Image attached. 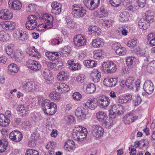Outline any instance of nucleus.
Wrapping results in <instances>:
<instances>
[{"label":"nucleus","instance_id":"nucleus-4","mask_svg":"<svg viewBox=\"0 0 155 155\" xmlns=\"http://www.w3.org/2000/svg\"><path fill=\"white\" fill-rule=\"evenodd\" d=\"M71 13L73 17L79 18L84 16L86 14V10L81 5L74 4L71 7Z\"/></svg>","mask_w":155,"mask_h":155},{"label":"nucleus","instance_id":"nucleus-53","mask_svg":"<svg viewBox=\"0 0 155 155\" xmlns=\"http://www.w3.org/2000/svg\"><path fill=\"white\" fill-rule=\"evenodd\" d=\"M115 52L117 54L121 56L125 55L126 54L127 51L125 48L120 47Z\"/></svg>","mask_w":155,"mask_h":155},{"label":"nucleus","instance_id":"nucleus-20","mask_svg":"<svg viewBox=\"0 0 155 155\" xmlns=\"http://www.w3.org/2000/svg\"><path fill=\"white\" fill-rule=\"evenodd\" d=\"M142 69L147 71L150 73L155 72V61H152L150 62L147 65L143 64L142 66Z\"/></svg>","mask_w":155,"mask_h":155},{"label":"nucleus","instance_id":"nucleus-23","mask_svg":"<svg viewBox=\"0 0 155 155\" xmlns=\"http://www.w3.org/2000/svg\"><path fill=\"white\" fill-rule=\"evenodd\" d=\"M17 111L19 112L21 116H25L29 112L28 107L26 105L19 104L17 108Z\"/></svg>","mask_w":155,"mask_h":155},{"label":"nucleus","instance_id":"nucleus-47","mask_svg":"<svg viewBox=\"0 0 155 155\" xmlns=\"http://www.w3.org/2000/svg\"><path fill=\"white\" fill-rule=\"evenodd\" d=\"M43 110L44 112L47 115H52L54 114L56 112L57 110V107H52V108H49L48 109H46V108H43Z\"/></svg>","mask_w":155,"mask_h":155},{"label":"nucleus","instance_id":"nucleus-10","mask_svg":"<svg viewBox=\"0 0 155 155\" xmlns=\"http://www.w3.org/2000/svg\"><path fill=\"white\" fill-rule=\"evenodd\" d=\"M23 86L25 90L28 92H32L36 90L38 85L32 81H25L23 83Z\"/></svg>","mask_w":155,"mask_h":155},{"label":"nucleus","instance_id":"nucleus-40","mask_svg":"<svg viewBox=\"0 0 155 155\" xmlns=\"http://www.w3.org/2000/svg\"><path fill=\"white\" fill-rule=\"evenodd\" d=\"M84 65L88 68H92L96 66L97 61L94 60H85L83 62Z\"/></svg>","mask_w":155,"mask_h":155},{"label":"nucleus","instance_id":"nucleus-38","mask_svg":"<svg viewBox=\"0 0 155 155\" xmlns=\"http://www.w3.org/2000/svg\"><path fill=\"white\" fill-rule=\"evenodd\" d=\"M57 78L59 81H65L68 78L67 74L64 71H61L58 73L57 75Z\"/></svg>","mask_w":155,"mask_h":155},{"label":"nucleus","instance_id":"nucleus-59","mask_svg":"<svg viewBox=\"0 0 155 155\" xmlns=\"http://www.w3.org/2000/svg\"><path fill=\"white\" fill-rule=\"evenodd\" d=\"M24 54L23 52L20 50H18L16 53H14V58L19 59L23 57Z\"/></svg>","mask_w":155,"mask_h":155},{"label":"nucleus","instance_id":"nucleus-57","mask_svg":"<svg viewBox=\"0 0 155 155\" xmlns=\"http://www.w3.org/2000/svg\"><path fill=\"white\" fill-rule=\"evenodd\" d=\"M94 58L96 59H99L102 55V52L99 50L94 51Z\"/></svg>","mask_w":155,"mask_h":155},{"label":"nucleus","instance_id":"nucleus-15","mask_svg":"<svg viewBox=\"0 0 155 155\" xmlns=\"http://www.w3.org/2000/svg\"><path fill=\"white\" fill-rule=\"evenodd\" d=\"M8 5L10 8L14 10H19L22 7L21 2L18 0H9Z\"/></svg>","mask_w":155,"mask_h":155},{"label":"nucleus","instance_id":"nucleus-35","mask_svg":"<svg viewBox=\"0 0 155 155\" xmlns=\"http://www.w3.org/2000/svg\"><path fill=\"white\" fill-rule=\"evenodd\" d=\"M49 97L53 101H60L61 99V96L58 92L52 91L50 93Z\"/></svg>","mask_w":155,"mask_h":155},{"label":"nucleus","instance_id":"nucleus-26","mask_svg":"<svg viewBox=\"0 0 155 155\" xmlns=\"http://www.w3.org/2000/svg\"><path fill=\"white\" fill-rule=\"evenodd\" d=\"M91 76L93 81L95 83H97L100 80L101 74L97 69H94L92 71Z\"/></svg>","mask_w":155,"mask_h":155},{"label":"nucleus","instance_id":"nucleus-54","mask_svg":"<svg viewBox=\"0 0 155 155\" xmlns=\"http://www.w3.org/2000/svg\"><path fill=\"white\" fill-rule=\"evenodd\" d=\"M64 120L67 124H70L74 122V118L72 115H67L64 117Z\"/></svg>","mask_w":155,"mask_h":155},{"label":"nucleus","instance_id":"nucleus-25","mask_svg":"<svg viewBox=\"0 0 155 155\" xmlns=\"http://www.w3.org/2000/svg\"><path fill=\"white\" fill-rule=\"evenodd\" d=\"M83 88L86 93L90 94L94 93L96 90V86L93 83L84 84Z\"/></svg>","mask_w":155,"mask_h":155},{"label":"nucleus","instance_id":"nucleus-36","mask_svg":"<svg viewBox=\"0 0 155 155\" xmlns=\"http://www.w3.org/2000/svg\"><path fill=\"white\" fill-rule=\"evenodd\" d=\"M96 117L97 120L101 122H103L106 118L107 115L106 113L103 111H100L96 113Z\"/></svg>","mask_w":155,"mask_h":155},{"label":"nucleus","instance_id":"nucleus-24","mask_svg":"<svg viewBox=\"0 0 155 155\" xmlns=\"http://www.w3.org/2000/svg\"><path fill=\"white\" fill-rule=\"evenodd\" d=\"M137 119V116H134L132 113L126 115L124 117V121L126 124H129Z\"/></svg>","mask_w":155,"mask_h":155},{"label":"nucleus","instance_id":"nucleus-6","mask_svg":"<svg viewBox=\"0 0 155 155\" xmlns=\"http://www.w3.org/2000/svg\"><path fill=\"white\" fill-rule=\"evenodd\" d=\"M73 41L74 45L77 47L84 46L87 43L85 37L81 34L74 36L73 38Z\"/></svg>","mask_w":155,"mask_h":155},{"label":"nucleus","instance_id":"nucleus-1","mask_svg":"<svg viewBox=\"0 0 155 155\" xmlns=\"http://www.w3.org/2000/svg\"><path fill=\"white\" fill-rule=\"evenodd\" d=\"M154 14L151 11H147L145 17L141 18L139 21L138 25L139 28L141 29H147V26H149V23L152 22L154 21Z\"/></svg>","mask_w":155,"mask_h":155},{"label":"nucleus","instance_id":"nucleus-13","mask_svg":"<svg viewBox=\"0 0 155 155\" xmlns=\"http://www.w3.org/2000/svg\"><path fill=\"white\" fill-rule=\"evenodd\" d=\"M83 2L87 8L92 10L98 7L100 0H84Z\"/></svg>","mask_w":155,"mask_h":155},{"label":"nucleus","instance_id":"nucleus-50","mask_svg":"<svg viewBox=\"0 0 155 155\" xmlns=\"http://www.w3.org/2000/svg\"><path fill=\"white\" fill-rule=\"evenodd\" d=\"M37 8V6L35 4H31L28 5L26 8L27 12H32L35 11Z\"/></svg>","mask_w":155,"mask_h":155},{"label":"nucleus","instance_id":"nucleus-62","mask_svg":"<svg viewBox=\"0 0 155 155\" xmlns=\"http://www.w3.org/2000/svg\"><path fill=\"white\" fill-rule=\"evenodd\" d=\"M70 68L72 70L76 71L81 68V65L78 63H75L70 66Z\"/></svg>","mask_w":155,"mask_h":155},{"label":"nucleus","instance_id":"nucleus-21","mask_svg":"<svg viewBox=\"0 0 155 155\" xmlns=\"http://www.w3.org/2000/svg\"><path fill=\"white\" fill-rule=\"evenodd\" d=\"M52 13L55 15H59L61 12L60 4L57 2H53L51 4Z\"/></svg>","mask_w":155,"mask_h":155},{"label":"nucleus","instance_id":"nucleus-52","mask_svg":"<svg viewBox=\"0 0 155 155\" xmlns=\"http://www.w3.org/2000/svg\"><path fill=\"white\" fill-rule=\"evenodd\" d=\"M22 30H17L13 33V36L15 39L17 40H20L21 34H22Z\"/></svg>","mask_w":155,"mask_h":155},{"label":"nucleus","instance_id":"nucleus-27","mask_svg":"<svg viewBox=\"0 0 155 155\" xmlns=\"http://www.w3.org/2000/svg\"><path fill=\"white\" fill-rule=\"evenodd\" d=\"M117 79L116 78H105L103 82L104 85L108 87H113L115 86L117 83Z\"/></svg>","mask_w":155,"mask_h":155},{"label":"nucleus","instance_id":"nucleus-58","mask_svg":"<svg viewBox=\"0 0 155 155\" xmlns=\"http://www.w3.org/2000/svg\"><path fill=\"white\" fill-rule=\"evenodd\" d=\"M62 39L61 38L58 37L57 38H54L51 41V44L53 45H59L62 42Z\"/></svg>","mask_w":155,"mask_h":155},{"label":"nucleus","instance_id":"nucleus-42","mask_svg":"<svg viewBox=\"0 0 155 155\" xmlns=\"http://www.w3.org/2000/svg\"><path fill=\"white\" fill-rule=\"evenodd\" d=\"M71 52V48L68 46H65L61 49L60 54L63 57L68 56Z\"/></svg>","mask_w":155,"mask_h":155},{"label":"nucleus","instance_id":"nucleus-30","mask_svg":"<svg viewBox=\"0 0 155 155\" xmlns=\"http://www.w3.org/2000/svg\"><path fill=\"white\" fill-rule=\"evenodd\" d=\"M28 53L29 55L35 57L37 59H39L41 58V56L40 53L37 51V49H35L34 46L29 48Z\"/></svg>","mask_w":155,"mask_h":155},{"label":"nucleus","instance_id":"nucleus-63","mask_svg":"<svg viewBox=\"0 0 155 155\" xmlns=\"http://www.w3.org/2000/svg\"><path fill=\"white\" fill-rule=\"evenodd\" d=\"M72 97L74 100L77 101L80 100L82 98L81 94L78 92H74L73 94Z\"/></svg>","mask_w":155,"mask_h":155},{"label":"nucleus","instance_id":"nucleus-12","mask_svg":"<svg viewBox=\"0 0 155 155\" xmlns=\"http://www.w3.org/2000/svg\"><path fill=\"white\" fill-rule=\"evenodd\" d=\"M92 130L93 135L97 138L100 137L103 134L104 129L99 125H93L92 126Z\"/></svg>","mask_w":155,"mask_h":155},{"label":"nucleus","instance_id":"nucleus-31","mask_svg":"<svg viewBox=\"0 0 155 155\" xmlns=\"http://www.w3.org/2000/svg\"><path fill=\"white\" fill-rule=\"evenodd\" d=\"M84 106L91 110H94L97 107L96 103V99L94 98H90L88 99L87 101L85 103Z\"/></svg>","mask_w":155,"mask_h":155},{"label":"nucleus","instance_id":"nucleus-5","mask_svg":"<svg viewBox=\"0 0 155 155\" xmlns=\"http://www.w3.org/2000/svg\"><path fill=\"white\" fill-rule=\"evenodd\" d=\"M101 69L105 73L112 74L116 72L117 68L116 64L113 61H107L103 63Z\"/></svg>","mask_w":155,"mask_h":155},{"label":"nucleus","instance_id":"nucleus-2","mask_svg":"<svg viewBox=\"0 0 155 155\" xmlns=\"http://www.w3.org/2000/svg\"><path fill=\"white\" fill-rule=\"evenodd\" d=\"M87 133L86 128L78 126L73 130V137L76 140L82 141L86 138Z\"/></svg>","mask_w":155,"mask_h":155},{"label":"nucleus","instance_id":"nucleus-11","mask_svg":"<svg viewBox=\"0 0 155 155\" xmlns=\"http://www.w3.org/2000/svg\"><path fill=\"white\" fill-rule=\"evenodd\" d=\"M26 64L29 68L35 71H38L41 68V64L38 62L34 60H28Z\"/></svg>","mask_w":155,"mask_h":155},{"label":"nucleus","instance_id":"nucleus-55","mask_svg":"<svg viewBox=\"0 0 155 155\" xmlns=\"http://www.w3.org/2000/svg\"><path fill=\"white\" fill-rule=\"evenodd\" d=\"M110 4L112 6L118 7L121 5V0H109Z\"/></svg>","mask_w":155,"mask_h":155},{"label":"nucleus","instance_id":"nucleus-22","mask_svg":"<svg viewBox=\"0 0 155 155\" xmlns=\"http://www.w3.org/2000/svg\"><path fill=\"white\" fill-rule=\"evenodd\" d=\"M42 75L47 83L50 84L52 82L53 78L52 76V73L49 70L45 69L43 71Z\"/></svg>","mask_w":155,"mask_h":155},{"label":"nucleus","instance_id":"nucleus-48","mask_svg":"<svg viewBox=\"0 0 155 155\" xmlns=\"http://www.w3.org/2000/svg\"><path fill=\"white\" fill-rule=\"evenodd\" d=\"M101 30H90L88 31V34L91 36L97 37L101 33Z\"/></svg>","mask_w":155,"mask_h":155},{"label":"nucleus","instance_id":"nucleus-17","mask_svg":"<svg viewBox=\"0 0 155 155\" xmlns=\"http://www.w3.org/2000/svg\"><path fill=\"white\" fill-rule=\"evenodd\" d=\"M13 17V14L7 9H2L0 11V18L4 20L10 19Z\"/></svg>","mask_w":155,"mask_h":155},{"label":"nucleus","instance_id":"nucleus-37","mask_svg":"<svg viewBox=\"0 0 155 155\" xmlns=\"http://www.w3.org/2000/svg\"><path fill=\"white\" fill-rule=\"evenodd\" d=\"M126 86L130 89H132L134 86V79L133 77L128 78L125 81Z\"/></svg>","mask_w":155,"mask_h":155},{"label":"nucleus","instance_id":"nucleus-34","mask_svg":"<svg viewBox=\"0 0 155 155\" xmlns=\"http://www.w3.org/2000/svg\"><path fill=\"white\" fill-rule=\"evenodd\" d=\"M129 17L130 15L127 12L124 11L119 13V19L121 22H123L128 21Z\"/></svg>","mask_w":155,"mask_h":155},{"label":"nucleus","instance_id":"nucleus-7","mask_svg":"<svg viewBox=\"0 0 155 155\" xmlns=\"http://www.w3.org/2000/svg\"><path fill=\"white\" fill-rule=\"evenodd\" d=\"M97 101L99 106L101 108L105 109L108 106L110 103L109 98L104 95L99 96Z\"/></svg>","mask_w":155,"mask_h":155},{"label":"nucleus","instance_id":"nucleus-18","mask_svg":"<svg viewBox=\"0 0 155 155\" xmlns=\"http://www.w3.org/2000/svg\"><path fill=\"white\" fill-rule=\"evenodd\" d=\"M143 89L147 94H151L154 89L153 83L150 80L146 81L144 83Z\"/></svg>","mask_w":155,"mask_h":155},{"label":"nucleus","instance_id":"nucleus-51","mask_svg":"<svg viewBox=\"0 0 155 155\" xmlns=\"http://www.w3.org/2000/svg\"><path fill=\"white\" fill-rule=\"evenodd\" d=\"M126 8L129 11H132L134 13L137 11V7L132 3H127L126 5Z\"/></svg>","mask_w":155,"mask_h":155},{"label":"nucleus","instance_id":"nucleus-45","mask_svg":"<svg viewBox=\"0 0 155 155\" xmlns=\"http://www.w3.org/2000/svg\"><path fill=\"white\" fill-rule=\"evenodd\" d=\"M8 70L12 73H16L19 70L18 66L14 63L10 64L8 66Z\"/></svg>","mask_w":155,"mask_h":155},{"label":"nucleus","instance_id":"nucleus-9","mask_svg":"<svg viewBox=\"0 0 155 155\" xmlns=\"http://www.w3.org/2000/svg\"><path fill=\"white\" fill-rule=\"evenodd\" d=\"M112 111L113 114L111 112L110 114V117L112 118H115L116 117V114L118 115H120L124 112V107L121 105H114L112 107Z\"/></svg>","mask_w":155,"mask_h":155},{"label":"nucleus","instance_id":"nucleus-56","mask_svg":"<svg viewBox=\"0 0 155 155\" xmlns=\"http://www.w3.org/2000/svg\"><path fill=\"white\" fill-rule=\"evenodd\" d=\"M55 68L58 70L61 69L63 66V63L61 60H57L55 61Z\"/></svg>","mask_w":155,"mask_h":155},{"label":"nucleus","instance_id":"nucleus-14","mask_svg":"<svg viewBox=\"0 0 155 155\" xmlns=\"http://www.w3.org/2000/svg\"><path fill=\"white\" fill-rule=\"evenodd\" d=\"M9 137L14 141L19 142L22 140L23 136L20 132L15 130L10 133Z\"/></svg>","mask_w":155,"mask_h":155},{"label":"nucleus","instance_id":"nucleus-46","mask_svg":"<svg viewBox=\"0 0 155 155\" xmlns=\"http://www.w3.org/2000/svg\"><path fill=\"white\" fill-rule=\"evenodd\" d=\"M49 100L46 99L45 100L43 104L45 107L43 108H46V109H48L49 108H52L53 107H57V105L53 102L50 103Z\"/></svg>","mask_w":155,"mask_h":155},{"label":"nucleus","instance_id":"nucleus-43","mask_svg":"<svg viewBox=\"0 0 155 155\" xmlns=\"http://www.w3.org/2000/svg\"><path fill=\"white\" fill-rule=\"evenodd\" d=\"M8 142L6 139L0 140V152L2 153L5 151L7 148Z\"/></svg>","mask_w":155,"mask_h":155},{"label":"nucleus","instance_id":"nucleus-39","mask_svg":"<svg viewBox=\"0 0 155 155\" xmlns=\"http://www.w3.org/2000/svg\"><path fill=\"white\" fill-rule=\"evenodd\" d=\"M75 146L74 142L72 140H68L64 145V148L67 150L70 151L73 149Z\"/></svg>","mask_w":155,"mask_h":155},{"label":"nucleus","instance_id":"nucleus-61","mask_svg":"<svg viewBox=\"0 0 155 155\" xmlns=\"http://www.w3.org/2000/svg\"><path fill=\"white\" fill-rule=\"evenodd\" d=\"M25 155H39L38 152L35 150L30 149L26 152Z\"/></svg>","mask_w":155,"mask_h":155},{"label":"nucleus","instance_id":"nucleus-44","mask_svg":"<svg viewBox=\"0 0 155 155\" xmlns=\"http://www.w3.org/2000/svg\"><path fill=\"white\" fill-rule=\"evenodd\" d=\"M136 59L134 57L131 56L127 57L126 60V62L128 67L130 68L132 67Z\"/></svg>","mask_w":155,"mask_h":155},{"label":"nucleus","instance_id":"nucleus-60","mask_svg":"<svg viewBox=\"0 0 155 155\" xmlns=\"http://www.w3.org/2000/svg\"><path fill=\"white\" fill-rule=\"evenodd\" d=\"M4 120H3V122L1 123L0 126L6 127H7L9 124L10 122V120L9 119L6 117V116H5V117Z\"/></svg>","mask_w":155,"mask_h":155},{"label":"nucleus","instance_id":"nucleus-49","mask_svg":"<svg viewBox=\"0 0 155 155\" xmlns=\"http://www.w3.org/2000/svg\"><path fill=\"white\" fill-rule=\"evenodd\" d=\"M28 21L31 22L33 23L32 25L34 27H36L37 26V23L36 21V16L33 15H31L28 16Z\"/></svg>","mask_w":155,"mask_h":155},{"label":"nucleus","instance_id":"nucleus-32","mask_svg":"<svg viewBox=\"0 0 155 155\" xmlns=\"http://www.w3.org/2000/svg\"><path fill=\"white\" fill-rule=\"evenodd\" d=\"M104 44V42L103 39L97 38L92 41L91 45L94 48H98L103 47Z\"/></svg>","mask_w":155,"mask_h":155},{"label":"nucleus","instance_id":"nucleus-28","mask_svg":"<svg viewBox=\"0 0 155 155\" xmlns=\"http://www.w3.org/2000/svg\"><path fill=\"white\" fill-rule=\"evenodd\" d=\"M147 43L150 47L155 46V33H150L147 36Z\"/></svg>","mask_w":155,"mask_h":155},{"label":"nucleus","instance_id":"nucleus-3","mask_svg":"<svg viewBox=\"0 0 155 155\" xmlns=\"http://www.w3.org/2000/svg\"><path fill=\"white\" fill-rule=\"evenodd\" d=\"M41 19L45 23L38 25L36 29L42 28L48 29L51 28L53 26V18L51 14H43L41 17Z\"/></svg>","mask_w":155,"mask_h":155},{"label":"nucleus","instance_id":"nucleus-8","mask_svg":"<svg viewBox=\"0 0 155 155\" xmlns=\"http://www.w3.org/2000/svg\"><path fill=\"white\" fill-rule=\"evenodd\" d=\"M54 87L60 93H65L70 90L69 86L64 83H55L54 84Z\"/></svg>","mask_w":155,"mask_h":155},{"label":"nucleus","instance_id":"nucleus-29","mask_svg":"<svg viewBox=\"0 0 155 155\" xmlns=\"http://www.w3.org/2000/svg\"><path fill=\"white\" fill-rule=\"evenodd\" d=\"M0 25L3 28H8V29H15L16 28L15 23L12 21H5L2 22Z\"/></svg>","mask_w":155,"mask_h":155},{"label":"nucleus","instance_id":"nucleus-33","mask_svg":"<svg viewBox=\"0 0 155 155\" xmlns=\"http://www.w3.org/2000/svg\"><path fill=\"white\" fill-rule=\"evenodd\" d=\"M65 26L68 28H76V25L69 16H67L65 18Z\"/></svg>","mask_w":155,"mask_h":155},{"label":"nucleus","instance_id":"nucleus-19","mask_svg":"<svg viewBox=\"0 0 155 155\" xmlns=\"http://www.w3.org/2000/svg\"><path fill=\"white\" fill-rule=\"evenodd\" d=\"M86 110L84 107H79L75 111V114L78 119H84L86 117Z\"/></svg>","mask_w":155,"mask_h":155},{"label":"nucleus","instance_id":"nucleus-16","mask_svg":"<svg viewBox=\"0 0 155 155\" xmlns=\"http://www.w3.org/2000/svg\"><path fill=\"white\" fill-rule=\"evenodd\" d=\"M108 12L104 7H101L97 11H95L93 13V15L95 18H101L107 16Z\"/></svg>","mask_w":155,"mask_h":155},{"label":"nucleus","instance_id":"nucleus-41","mask_svg":"<svg viewBox=\"0 0 155 155\" xmlns=\"http://www.w3.org/2000/svg\"><path fill=\"white\" fill-rule=\"evenodd\" d=\"M15 46L13 44H9L6 48L5 51L6 53L9 56L14 55L15 52Z\"/></svg>","mask_w":155,"mask_h":155},{"label":"nucleus","instance_id":"nucleus-64","mask_svg":"<svg viewBox=\"0 0 155 155\" xmlns=\"http://www.w3.org/2000/svg\"><path fill=\"white\" fill-rule=\"evenodd\" d=\"M85 80L84 75L83 74H80L77 76L75 80L78 82L81 83H83Z\"/></svg>","mask_w":155,"mask_h":155}]
</instances>
